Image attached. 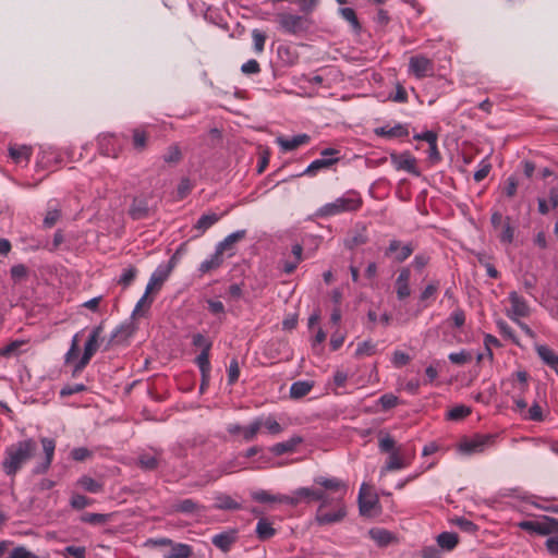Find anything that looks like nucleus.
Instances as JSON below:
<instances>
[{"mask_svg": "<svg viewBox=\"0 0 558 558\" xmlns=\"http://www.w3.org/2000/svg\"><path fill=\"white\" fill-rule=\"evenodd\" d=\"M37 451V442L33 438H25L9 445L3 454L1 466L8 476L16 473L31 461Z\"/></svg>", "mask_w": 558, "mask_h": 558, "instance_id": "nucleus-1", "label": "nucleus"}, {"mask_svg": "<svg viewBox=\"0 0 558 558\" xmlns=\"http://www.w3.org/2000/svg\"><path fill=\"white\" fill-rule=\"evenodd\" d=\"M347 506L340 496H335L326 499L319 504L315 513V523L317 525H331L340 523L347 517Z\"/></svg>", "mask_w": 558, "mask_h": 558, "instance_id": "nucleus-2", "label": "nucleus"}, {"mask_svg": "<svg viewBox=\"0 0 558 558\" xmlns=\"http://www.w3.org/2000/svg\"><path fill=\"white\" fill-rule=\"evenodd\" d=\"M362 206V198L355 192H349L331 203H327L319 207L316 216L319 218H327L347 211H356Z\"/></svg>", "mask_w": 558, "mask_h": 558, "instance_id": "nucleus-3", "label": "nucleus"}, {"mask_svg": "<svg viewBox=\"0 0 558 558\" xmlns=\"http://www.w3.org/2000/svg\"><path fill=\"white\" fill-rule=\"evenodd\" d=\"M276 19L279 28L289 35L299 36L305 34L312 26V21L305 15L281 12L277 14Z\"/></svg>", "mask_w": 558, "mask_h": 558, "instance_id": "nucleus-4", "label": "nucleus"}, {"mask_svg": "<svg viewBox=\"0 0 558 558\" xmlns=\"http://www.w3.org/2000/svg\"><path fill=\"white\" fill-rule=\"evenodd\" d=\"M496 436L492 434L475 435L472 438H465L459 444V451L463 454H474L483 452L487 447L495 444Z\"/></svg>", "mask_w": 558, "mask_h": 558, "instance_id": "nucleus-5", "label": "nucleus"}, {"mask_svg": "<svg viewBox=\"0 0 558 558\" xmlns=\"http://www.w3.org/2000/svg\"><path fill=\"white\" fill-rule=\"evenodd\" d=\"M518 526L524 531L538 535H551L558 532V520L549 517H543L538 521H521Z\"/></svg>", "mask_w": 558, "mask_h": 558, "instance_id": "nucleus-6", "label": "nucleus"}, {"mask_svg": "<svg viewBox=\"0 0 558 558\" xmlns=\"http://www.w3.org/2000/svg\"><path fill=\"white\" fill-rule=\"evenodd\" d=\"M314 484L318 486L317 489L325 490L329 498L340 496L343 499L348 490L345 482L338 477L317 476L314 478Z\"/></svg>", "mask_w": 558, "mask_h": 558, "instance_id": "nucleus-7", "label": "nucleus"}, {"mask_svg": "<svg viewBox=\"0 0 558 558\" xmlns=\"http://www.w3.org/2000/svg\"><path fill=\"white\" fill-rule=\"evenodd\" d=\"M409 73L418 80L433 76L435 73L434 62L423 54L413 56L409 60Z\"/></svg>", "mask_w": 558, "mask_h": 558, "instance_id": "nucleus-8", "label": "nucleus"}, {"mask_svg": "<svg viewBox=\"0 0 558 558\" xmlns=\"http://www.w3.org/2000/svg\"><path fill=\"white\" fill-rule=\"evenodd\" d=\"M40 444L44 451V458L40 462L36 463V465L33 468L32 472L35 475L45 474L48 472V470L51 466L53 457H54V450H56V440L48 437L40 438Z\"/></svg>", "mask_w": 558, "mask_h": 558, "instance_id": "nucleus-9", "label": "nucleus"}, {"mask_svg": "<svg viewBox=\"0 0 558 558\" xmlns=\"http://www.w3.org/2000/svg\"><path fill=\"white\" fill-rule=\"evenodd\" d=\"M173 269L172 262L160 264L151 274L146 286V293L158 292Z\"/></svg>", "mask_w": 558, "mask_h": 558, "instance_id": "nucleus-10", "label": "nucleus"}, {"mask_svg": "<svg viewBox=\"0 0 558 558\" xmlns=\"http://www.w3.org/2000/svg\"><path fill=\"white\" fill-rule=\"evenodd\" d=\"M413 251L414 246L412 243L402 245L399 240H391L386 248L385 255L388 257L393 255V260L396 263H403L412 255Z\"/></svg>", "mask_w": 558, "mask_h": 558, "instance_id": "nucleus-11", "label": "nucleus"}, {"mask_svg": "<svg viewBox=\"0 0 558 558\" xmlns=\"http://www.w3.org/2000/svg\"><path fill=\"white\" fill-rule=\"evenodd\" d=\"M509 301L511 308L507 315L511 320H517L519 317H526L530 314V307L526 301L520 296L515 291L509 293Z\"/></svg>", "mask_w": 558, "mask_h": 558, "instance_id": "nucleus-12", "label": "nucleus"}, {"mask_svg": "<svg viewBox=\"0 0 558 558\" xmlns=\"http://www.w3.org/2000/svg\"><path fill=\"white\" fill-rule=\"evenodd\" d=\"M391 162L398 170H404L414 175H420L416 167V159L410 153L391 154Z\"/></svg>", "mask_w": 558, "mask_h": 558, "instance_id": "nucleus-13", "label": "nucleus"}, {"mask_svg": "<svg viewBox=\"0 0 558 558\" xmlns=\"http://www.w3.org/2000/svg\"><path fill=\"white\" fill-rule=\"evenodd\" d=\"M99 151L104 156L117 158L120 154V147L117 145V137L113 134H100L98 136Z\"/></svg>", "mask_w": 558, "mask_h": 558, "instance_id": "nucleus-14", "label": "nucleus"}, {"mask_svg": "<svg viewBox=\"0 0 558 558\" xmlns=\"http://www.w3.org/2000/svg\"><path fill=\"white\" fill-rule=\"evenodd\" d=\"M238 539V531L236 530H228L221 533H218L211 537V543L214 546L219 548L223 553H228L232 545Z\"/></svg>", "mask_w": 558, "mask_h": 558, "instance_id": "nucleus-15", "label": "nucleus"}, {"mask_svg": "<svg viewBox=\"0 0 558 558\" xmlns=\"http://www.w3.org/2000/svg\"><path fill=\"white\" fill-rule=\"evenodd\" d=\"M411 271L408 267L402 268L396 279V292L399 300H404L411 294L410 289Z\"/></svg>", "mask_w": 558, "mask_h": 558, "instance_id": "nucleus-16", "label": "nucleus"}, {"mask_svg": "<svg viewBox=\"0 0 558 558\" xmlns=\"http://www.w3.org/2000/svg\"><path fill=\"white\" fill-rule=\"evenodd\" d=\"M303 437L299 435H294L290 437L289 439L277 442L274 446L270 447V452L277 457L282 456L284 453H291L294 452L296 447L303 442Z\"/></svg>", "mask_w": 558, "mask_h": 558, "instance_id": "nucleus-17", "label": "nucleus"}, {"mask_svg": "<svg viewBox=\"0 0 558 558\" xmlns=\"http://www.w3.org/2000/svg\"><path fill=\"white\" fill-rule=\"evenodd\" d=\"M150 208L145 197H134L129 208V215L133 220H142L149 216Z\"/></svg>", "mask_w": 558, "mask_h": 558, "instance_id": "nucleus-18", "label": "nucleus"}, {"mask_svg": "<svg viewBox=\"0 0 558 558\" xmlns=\"http://www.w3.org/2000/svg\"><path fill=\"white\" fill-rule=\"evenodd\" d=\"M311 137L307 134H298L291 138H287L283 136L277 137L276 142L284 151H291L298 148L301 145L307 144Z\"/></svg>", "mask_w": 558, "mask_h": 558, "instance_id": "nucleus-19", "label": "nucleus"}, {"mask_svg": "<svg viewBox=\"0 0 558 558\" xmlns=\"http://www.w3.org/2000/svg\"><path fill=\"white\" fill-rule=\"evenodd\" d=\"M527 378L529 374L525 371H518L514 374H512L505 381V384H510L512 386L513 392L524 395L529 389Z\"/></svg>", "mask_w": 558, "mask_h": 558, "instance_id": "nucleus-20", "label": "nucleus"}, {"mask_svg": "<svg viewBox=\"0 0 558 558\" xmlns=\"http://www.w3.org/2000/svg\"><path fill=\"white\" fill-rule=\"evenodd\" d=\"M296 490L301 501L305 504L312 501H319L322 504L328 496L325 494V490L317 489V487H300Z\"/></svg>", "mask_w": 558, "mask_h": 558, "instance_id": "nucleus-21", "label": "nucleus"}, {"mask_svg": "<svg viewBox=\"0 0 558 558\" xmlns=\"http://www.w3.org/2000/svg\"><path fill=\"white\" fill-rule=\"evenodd\" d=\"M9 156L17 165H27L32 156V147L27 145H11L9 147Z\"/></svg>", "mask_w": 558, "mask_h": 558, "instance_id": "nucleus-22", "label": "nucleus"}, {"mask_svg": "<svg viewBox=\"0 0 558 558\" xmlns=\"http://www.w3.org/2000/svg\"><path fill=\"white\" fill-rule=\"evenodd\" d=\"M219 220L220 216L215 213L202 215L193 227V229L197 231V234L194 238L203 235L209 228H211Z\"/></svg>", "mask_w": 558, "mask_h": 558, "instance_id": "nucleus-23", "label": "nucleus"}, {"mask_svg": "<svg viewBox=\"0 0 558 558\" xmlns=\"http://www.w3.org/2000/svg\"><path fill=\"white\" fill-rule=\"evenodd\" d=\"M339 161V157L336 158H319L314 161H312L307 168L303 171V175H310L314 177L316 175L320 170L327 169L330 166L337 163Z\"/></svg>", "mask_w": 558, "mask_h": 558, "instance_id": "nucleus-24", "label": "nucleus"}, {"mask_svg": "<svg viewBox=\"0 0 558 558\" xmlns=\"http://www.w3.org/2000/svg\"><path fill=\"white\" fill-rule=\"evenodd\" d=\"M223 264V254L215 247V252L208 258L201 263L198 271L207 274L211 270L219 268Z\"/></svg>", "mask_w": 558, "mask_h": 558, "instance_id": "nucleus-25", "label": "nucleus"}, {"mask_svg": "<svg viewBox=\"0 0 558 558\" xmlns=\"http://www.w3.org/2000/svg\"><path fill=\"white\" fill-rule=\"evenodd\" d=\"M535 350L541 360L558 373V355L545 344H537Z\"/></svg>", "mask_w": 558, "mask_h": 558, "instance_id": "nucleus-26", "label": "nucleus"}, {"mask_svg": "<svg viewBox=\"0 0 558 558\" xmlns=\"http://www.w3.org/2000/svg\"><path fill=\"white\" fill-rule=\"evenodd\" d=\"M375 134L384 137H404L409 135L407 126L402 124H396L395 126H380L374 130Z\"/></svg>", "mask_w": 558, "mask_h": 558, "instance_id": "nucleus-27", "label": "nucleus"}, {"mask_svg": "<svg viewBox=\"0 0 558 558\" xmlns=\"http://www.w3.org/2000/svg\"><path fill=\"white\" fill-rule=\"evenodd\" d=\"M368 535L380 547L389 545L395 539L391 532L381 527L371 529Z\"/></svg>", "mask_w": 558, "mask_h": 558, "instance_id": "nucleus-28", "label": "nucleus"}, {"mask_svg": "<svg viewBox=\"0 0 558 558\" xmlns=\"http://www.w3.org/2000/svg\"><path fill=\"white\" fill-rule=\"evenodd\" d=\"M76 485L87 493L99 494L104 490V483L88 475L81 476Z\"/></svg>", "mask_w": 558, "mask_h": 558, "instance_id": "nucleus-29", "label": "nucleus"}, {"mask_svg": "<svg viewBox=\"0 0 558 558\" xmlns=\"http://www.w3.org/2000/svg\"><path fill=\"white\" fill-rule=\"evenodd\" d=\"M436 541L438 547L442 550L450 551L458 545L459 537L453 532H442L437 536Z\"/></svg>", "mask_w": 558, "mask_h": 558, "instance_id": "nucleus-30", "label": "nucleus"}, {"mask_svg": "<svg viewBox=\"0 0 558 558\" xmlns=\"http://www.w3.org/2000/svg\"><path fill=\"white\" fill-rule=\"evenodd\" d=\"M257 418L259 427H264L268 434L276 436L283 432V427L272 415H268L266 417L259 416Z\"/></svg>", "mask_w": 558, "mask_h": 558, "instance_id": "nucleus-31", "label": "nucleus"}, {"mask_svg": "<svg viewBox=\"0 0 558 558\" xmlns=\"http://www.w3.org/2000/svg\"><path fill=\"white\" fill-rule=\"evenodd\" d=\"M215 508L219 510H240L242 505L227 494H219L215 498Z\"/></svg>", "mask_w": 558, "mask_h": 558, "instance_id": "nucleus-32", "label": "nucleus"}, {"mask_svg": "<svg viewBox=\"0 0 558 558\" xmlns=\"http://www.w3.org/2000/svg\"><path fill=\"white\" fill-rule=\"evenodd\" d=\"M102 331H104L102 324L93 328V330L90 331L88 339L85 343V347H84L85 352L93 354V355L97 352L98 347H99L98 340H99V337L102 333Z\"/></svg>", "mask_w": 558, "mask_h": 558, "instance_id": "nucleus-33", "label": "nucleus"}, {"mask_svg": "<svg viewBox=\"0 0 558 558\" xmlns=\"http://www.w3.org/2000/svg\"><path fill=\"white\" fill-rule=\"evenodd\" d=\"M246 235V230H238L229 235H227L222 241H220L216 248H218L222 254L225 251H229L232 248V245L242 239H244Z\"/></svg>", "mask_w": 558, "mask_h": 558, "instance_id": "nucleus-34", "label": "nucleus"}, {"mask_svg": "<svg viewBox=\"0 0 558 558\" xmlns=\"http://www.w3.org/2000/svg\"><path fill=\"white\" fill-rule=\"evenodd\" d=\"M314 384L308 380H299L291 385L290 397L292 399H300L305 397L312 390Z\"/></svg>", "mask_w": 558, "mask_h": 558, "instance_id": "nucleus-35", "label": "nucleus"}, {"mask_svg": "<svg viewBox=\"0 0 558 558\" xmlns=\"http://www.w3.org/2000/svg\"><path fill=\"white\" fill-rule=\"evenodd\" d=\"M365 484H362L359 493V510L362 515H368L377 504V499L364 496Z\"/></svg>", "mask_w": 558, "mask_h": 558, "instance_id": "nucleus-36", "label": "nucleus"}, {"mask_svg": "<svg viewBox=\"0 0 558 558\" xmlns=\"http://www.w3.org/2000/svg\"><path fill=\"white\" fill-rule=\"evenodd\" d=\"M111 514L85 512L81 515V521L92 525H101L109 522Z\"/></svg>", "mask_w": 558, "mask_h": 558, "instance_id": "nucleus-37", "label": "nucleus"}, {"mask_svg": "<svg viewBox=\"0 0 558 558\" xmlns=\"http://www.w3.org/2000/svg\"><path fill=\"white\" fill-rule=\"evenodd\" d=\"M275 533H276V530L265 519H260L257 522L256 534L260 541L269 539L270 537H272L275 535Z\"/></svg>", "mask_w": 558, "mask_h": 558, "instance_id": "nucleus-38", "label": "nucleus"}, {"mask_svg": "<svg viewBox=\"0 0 558 558\" xmlns=\"http://www.w3.org/2000/svg\"><path fill=\"white\" fill-rule=\"evenodd\" d=\"M209 352L210 351H202L195 359V363L197 364V366L201 371L202 377L204 379L209 377L210 369H211L210 362H209Z\"/></svg>", "mask_w": 558, "mask_h": 558, "instance_id": "nucleus-39", "label": "nucleus"}, {"mask_svg": "<svg viewBox=\"0 0 558 558\" xmlns=\"http://www.w3.org/2000/svg\"><path fill=\"white\" fill-rule=\"evenodd\" d=\"M147 138L148 135L144 130L138 128L133 130L132 142L136 150L142 151L147 147Z\"/></svg>", "mask_w": 558, "mask_h": 558, "instance_id": "nucleus-40", "label": "nucleus"}, {"mask_svg": "<svg viewBox=\"0 0 558 558\" xmlns=\"http://www.w3.org/2000/svg\"><path fill=\"white\" fill-rule=\"evenodd\" d=\"M159 459L157 456L143 453L138 457V465L145 471H153L158 468Z\"/></svg>", "mask_w": 558, "mask_h": 558, "instance_id": "nucleus-41", "label": "nucleus"}, {"mask_svg": "<svg viewBox=\"0 0 558 558\" xmlns=\"http://www.w3.org/2000/svg\"><path fill=\"white\" fill-rule=\"evenodd\" d=\"M252 498L260 504L279 502L280 495H271L267 490L259 489L252 493Z\"/></svg>", "mask_w": 558, "mask_h": 558, "instance_id": "nucleus-42", "label": "nucleus"}, {"mask_svg": "<svg viewBox=\"0 0 558 558\" xmlns=\"http://www.w3.org/2000/svg\"><path fill=\"white\" fill-rule=\"evenodd\" d=\"M407 465L408 464L398 456V453L391 452L386 462L385 468L383 469V472L384 471L401 470V469L405 468Z\"/></svg>", "mask_w": 558, "mask_h": 558, "instance_id": "nucleus-43", "label": "nucleus"}, {"mask_svg": "<svg viewBox=\"0 0 558 558\" xmlns=\"http://www.w3.org/2000/svg\"><path fill=\"white\" fill-rule=\"evenodd\" d=\"M376 352V344L372 342L371 340H365L357 344L355 356L362 357V356H371L375 354Z\"/></svg>", "mask_w": 558, "mask_h": 558, "instance_id": "nucleus-44", "label": "nucleus"}, {"mask_svg": "<svg viewBox=\"0 0 558 558\" xmlns=\"http://www.w3.org/2000/svg\"><path fill=\"white\" fill-rule=\"evenodd\" d=\"M339 13L347 22L351 24L353 29L359 31L361 28V24L357 20L355 11L352 8H340Z\"/></svg>", "mask_w": 558, "mask_h": 558, "instance_id": "nucleus-45", "label": "nucleus"}, {"mask_svg": "<svg viewBox=\"0 0 558 558\" xmlns=\"http://www.w3.org/2000/svg\"><path fill=\"white\" fill-rule=\"evenodd\" d=\"M266 35L264 32L255 28L252 31L253 47L256 53H262L265 48Z\"/></svg>", "mask_w": 558, "mask_h": 558, "instance_id": "nucleus-46", "label": "nucleus"}, {"mask_svg": "<svg viewBox=\"0 0 558 558\" xmlns=\"http://www.w3.org/2000/svg\"><path fill=\"white\" fill-rule=\"evenodd\" d=\"M260 430L258 418L256 417L251 422L250 425L243 427L242 435L245 441H252L256 438L258 432Z\"/></svg>", "mask_w": 558, "mask_h": 558, "instance_id": "nucleus-47", "label": "nucleus"}, {"mask_svg": "<svg viewBox=\"0 0 558 558\" xmlns=\"http://www.w3.org/2000/svg\"><path fill=\"white\" fill-rule=\"evenodd\" d=\"M26 343L25 340H14L10 342L8 345L0 349V356L10 357L12 355L17 354L19 349Z\"/></svg>", "mask_w": 558, "mask_h": 558, "instance_id": "nucleus-48", "label": "nucleus"}, {"mask_svg": "<svg viewBox=\"0 0 558 558\" xmlns=\"http://www.w3.org/2000/svg\"><path fill=\"white\" fill-rule=\"evenodd\" d=\"M192 555V548L186 544H175L170 551L169 558H189Z\"/></svg>", "mask_w": 558, "mask_h": 558, "instance_id": "nucleus-49", "label": "nucleus"}, {"mask_svg": "<svg viewBox=\"0 0 558 558\" xmlns=\"http://www.w3.org/2000/svg\"><path fill=\"white\" fill-rule=\"evenodd\" d=\"M167 163H178L182 159V153L178 145H171L162 157Z\"/></svg>", "mask_w": 558, "mask_h": 558, "instance_id": "nucleus-50", "label": "nucleus"}, {"mask_svg": "<svg viewBox=\"0 0 558 558\" xmlns=\"http://www.w3.org/2000/svg\"><path fill=\"white\" fill-rule=\"evenodd\" d=\"M471 413V409L466 405H457L447 413V418L451 421H459L466 417Z\"/></svg>", "mask_w": 558, "mask_h": 558, "instance_id": "nucleus-51", "label": "nucleus"}, {"mask_svg": "<svg viewBox=\"0 0 558 558\" xmlns=\"http://www.w3.org/2000/svg\"><path fill=\"white\" fill-rule=\"evenodd\" d=\"M198 505L193 499H183L174 505V509L182 513H193L198 510Z\"/></svg>", "mask_w": 558, "mask_h": 558, "instance_id": "nucleus-52", "label": "nucleus"}, {"mask_svg": "<svg viewBox=\"0 0 558 558\" xmlns=\"http://www.w3.org/2000/svg\"><path fill=\"white\" fill-rule=\"evenodd\" d=\"M130 335H131L130 326L121 325L111 333L109 342L110 343L121 342L124 339H126Z\"/></svg>", "mask_w": 558, "mask_h": 558, "instance_id": "nucleus-53", "label": "nucleus"}, {"mask_svg": "<svg viewBox=\"0 0 558 558\" xmlns=\"http://www.w3.org/2000/svg\"><path fill=\"white\" fill-rule=\"evenodd\" d=\"M62 556L64 558H86V548L84 546H66L62 551Z\"/></svg>", "mask_w": 558, "mask_h": 558, "instance_id": "nucleus-54", "label": "nucleus"}, {"mask_svg": "<svg viewBox=\"0 0 558 558\" xmlns=\"http://www.w3.org/2000/svg\"><path fill=\"white\" fill-rule=\"evenodd\" d=\"M92 500L84 495L73 494L70 499V506L75 510H82L89 506Z\"/></svg>", "mask_w": 558, "mask_h": 558, "instance_id": "nucleus-55", "label": "nucleus"}, {"mask_svg": "<svg viewBox=\"0 0 558 558\" xmlns=\"http://www.w3.org/2000/svg\"><path fill=\"white\" fill-rule=\"evenodd\" d=\"M448 359L453 364L463 365L472 360V355L465 350H461L460 352L450 353Z\"/></svg>", "mask_w": 558, "mask_h": 558, "instance_id": "nucleus-56", "label": "nucleus"}, {"mask_svg": "<svg viewBox=\"0 0 558 558\" xmlns=\"http://www.w3.org/2000/svg\"><path fill=\"white\" fill-rule=\"evenodd\" d=\"M137 270L135 267L130 266L129 268L123 269L118 282L123 287H129L132 281L135 279Z\"/></svg>", "mask_w": 558, "mask_h": 558, "instance_id": "nucleus-57", "label": "nucleus"}, {"mask_svg": "<svg viewBox=\"0 0 558 558\" xmlns=\"http://www.w3.org/2000/svg\"><path fill=\"white\" fill-rule=\"evenodd\" d=\"M11 278L14 282H19L27 277V267L23 264H17L10 269Z\"/></svg>", "mask_w": 558, "mask_h": 558, "instance_id": "nucleus-58", "label": "nucleus"}, {"mask_svg": "<svg viewBox=\"0 0 558 558\" xmlns=\"http://www.w3.org/2000/svg\"><path fill=\"white\" fill-rule=\"evenodd\" d=\"M192 344L201 348L202 351H210L213 342L202 333H195L192 337Z\"/></svg>", "mask_w": 558, "mask_h": 558, "instance_id": "nucleus-59", "label": "nucleus"}, {"mask_svg": "<svg viewBox=\"0 0 558 558\" xmlns=\"http://www.w3.org/2000/svg\"><path fill=\"white\" fill-rule=\"evenodd\" d=\"M87 389V387L84 384H74V385H65L60 390L61 397H69L74 393L83 392Z\"/></svg>", "mask_w": 558, "mask_h": 558, "instance_id": "nucleus-60", "label": "nucleus"}, {"mask_svg": "<svg viewBox=\"0 0 558 558\" xmlns=\"http://www.w3.org/2000/svg\"><path fill=\"white\" fill-rule=\"evenodd\" d=\"M449 320L452 322V325L456 327V328H461L464 323H465V313L462 308L458 307L456 308L450 317H449Z\"/></svg>", "mask_w": 558, "mask_h": 558, "instance_id": "nucleus-61", "label": "nucleus"}, {"mask_svg": "<svg viewBox=\"0 0 558 558\" xmlns=\"http://www.w3.org/2000/svg\"><path fill=\"white\" fill-rule=\"evenodd\" d=\"M378 403L384 410H389L398 404V397L392 393H385L379 398Z\"/></svg>", "mask_w": 558, "mask_h": 558, "instance_id": "nucleus-62", "label": "nucleus"}, {"mask_svg": "<svg viewBox=\"0 0 558 558\" xmlns=\"http://www.w3.org/2000/svg\"><path fill=\"white\" fill-rule=\"evenodd\" d=\"M7 558H38L35 554L27 550L23 546H19L13 548L10 555Z\"/></svg>", "mask_w": 558, "mask_h": 558, "instance_id": "nucleus-63", "label": "nucleus"}, {"mask_svg": "<svg viewBox=\"0 0 558 558\" xmlns=\"http://www.w3.org/2000/svg\"><path fill=\"white\" fill-rule=\"evenodd\" d=\"M545 546H546V549L547 551L551 555V556H556L558 557V535H551L549 536L546 542H545Z\"/></svg>", "mask_w": 558, "mask_h": 558, "instance_id": "nucleus-64", "label": "nucleus"}]
</instances>
